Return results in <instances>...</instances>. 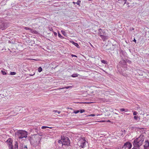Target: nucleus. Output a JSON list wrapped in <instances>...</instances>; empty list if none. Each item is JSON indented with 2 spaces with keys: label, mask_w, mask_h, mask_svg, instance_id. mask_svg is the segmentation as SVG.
Here are the masks:
<instances>
[{
  "label": "nucleus",
  "mask_w": 149,
  "mask_h": 149,
  "mask_svg": "<svg viewBox=\"0 0 149 149\" xmlns=\"http://www.w3.org/2000/svg\"><path fill=\"white\" fill-rule=\"evenodd\" d=\"M144 139V136L143 134H141L139 137L135 139L133 143L134 149H139L140 146L142 145Z\"/></svg>",
  "instance_id": "1"
},
{
  "label": "nucleus",
  "mask_w": 149,
  "mask_h": 149,
  "mask_svg": "<svg viewBox=\"0 0 149 149\" xmlns=\"http://www.w3.org/2000/svg\"><path fill=\"white\" fill-rule=\"evenodd\" d=\"M144 139V136L143 134H141L139 137L135 139L133 143L134 149H139L140 146L142 145Z\"/></svg>",
  "instance_id": "2"
},
{
  "label": "nucleus",
  "mask_w": 149,
  "mask_h": 149,
  "mask_svg": "<svg viewBox=\"0 0 149 149\" xmlns=\"http://www.w3.org/2000/svg\"><path fill=\"white\" fill-rule=\"evenodd\" d=\"M15 134L18 138L22 139L24 138L27 137L28 134L27 132L26 131L19 130L15 133Z\"/></svg>",
  "instance_id": "3"
},
{
  "label": "nucleus",
  "mask_w": 149,
  "mask_h": 149,
  "mask_svg": "<svg viewBox=\"0 0 149 149\" xmlns=\"http://www.w3.org/2000/svg\"><path fill=\"white\" fill-rule=\"evenodd\" d=\"M99 33L100 36L103 41H105L108 38V36L107 35L105 32L101 29H99Z\"/></svg>",
  "instance_id": "4"
},
{
  "label": "nucleus",
  "mask_w": 149,
  "mask_h": 149,
  "mask_svg": "<svg viewBox=\"0 0 149 149\" xmlns=\"http://www.w3.org/2000/svg\"><path fill=\"white\" fill-rule=\"evenodd\" d=\"M119 67L120 68H119L118 67V66H117L118 67V70L120 71V68H121V70H122L123 69L121 68L120 67H121L123 69V70H126L127 68V65L126 64V62L124 60H121L120 62H119Z\"/></svg>",
  "instance_id": "5"
},
{
  "label": "nucleus",
  "mask_w": 149,
  "mask_h": 149,
  "mask_svg": "<svg viewBox=\"0 0 149 149\" xmlns=\"http://www.w3.org/2000/svg\"><path fill=\"white\" fill-rule=\"evenodd\" d=\"M78 144L79 146L82 148H84L86 146L87 142L85 138H81L78 141Z\"/></svg>",
  "instance_id": "6"
},
{
  "label": "nucleus",
  "mask_w": 149,
  "mask_h": 149,
  "mask_svg": "<svg viewBox=\"0 0 149 149\" xmlns=\"http://www.w3.org/2000/svg\"><path fill=\"white\" fill-rule=\"evenodd\" d=\"M132 144L129 142H126L124 144L122 147V149H129L131 148Z\"/></svg>",
  "instance_id": "7"
},
{
  "label": "nucleus",
  "mask_w": 149,
  "mask_h": 149,
  "mask_svg": "<svg viewBox=\"0 0 149 149\" xmlns=\"http://www.w3.org/2000/svg\"><path fill=\"white\" fill-rule=\"evenodd\" d=\"M70 141L68 137H66V149H71L72 146L70 145Z\"/></svg>",
  "instance_id": "8"
},
{
  "label": "nucleus",
  "mask_w": 149,
  "mask_h": 149,
  "mask_svg": "<svg viewBox=\"0 0 149 149\" xmlns=\"http://www.w3.org/2000/svg\"><path fill=\"white\" fill-rule=\"evenodd\" d=\"M13 141L12 139L11 138H8L6 141V142L7 143L9 149H13Z\"/></svg>",
  "instance_id": "9"
},
{
  "label": "nucleus",
  "mask_w": 149,
  "mask_h": 149,
  "mask_svg": "<svg viewBox=\"0 0 149 149\" xmlns=\"http://www.w3.org/2000/svg\"><path fill=\"white\" fill-rule=\"evenodd\" d=\"M58 143L61 144H62V146L65 145V140L64 136H61V139L58 141Z\"/></svg>",
  "instance_id": "10"
},
{
  "label": "nucleus",
  "mask_w": 149,
  "mask_h": 149,
  "mask_svg": "<svg viewBox=\"0 0 149 149\" xmlns=\"http://www.w3.org/2000/svg\"><path fill=\"white\" fill-rule=\"evenodd\" d=\"M144 146L145 149H149V141H145Z\"/></svg>",
  "instance_id": "11"
},
{
  "label": "nucleus",
  "mask_w": 149,
  "mask_h": 149,
  "mask_svg": "<svg viewBox=\"0 0 149 149\" xmlns=\"http://www.w3.org/2000/svg\"><path fill=\"white\" fill-rule=\"evenodd\" d=\"M6 28L7 27L5 24L0 22V29L3 30Z\"/></svg>",
  "instance_id": "12"
},
{
  "label": "nucleus",
  "mask_w": 149,
  "mask_h": 149,
  "mask_svg": "<svg viewBox=\"0 0 149 149\" xmlns=\"http://www.w3.org/2000/svg\"><path fill=\"white\" fill-rule=\"evenodd\" d=\"M18 142L17 141L15 142L14 144V149H18Z\"/></svg>",
  "instance_id": "13"
},
{
  "label": "nucleus",
  "mask_w": 149,
  "mask_h": 149,
  "mask_svg": "<svg viewBox=\"0 0 149 149\" xmlns=\"http://www.w3.org/2000/svg\"><path fill=\"white\" fill-rule=\"evenodd\" d=\"M36 139L37 140L36 143V145L39 144L40 143V139L39 137H37L36 138Z\"/></svg>",
  "instance_id": "14"
},
{
  "label": "nucleus",
  "mask_w": 149,
  "mask_h": 149,
  "mask_svg": "<svg viewBox=\"0 0 149 149\" xmlns=\"http://www.w3.org/2000/svg\"><path fill=\"white\" fill-rule=\"evenodd\" d=\"M71 42L75 46L77 47V48H79V46L77 43L74 42L72 41H71Z\"/></svg>",
  "instance_id": "15"
},
{
  "label": "nucleus",
  "mask_w": 149,
  "mask_h": 149,
  "mask_svg": "<svg viewBox=\"0 0 149 149\" xmlns=\"http://www.w3.org/2000/svg\"><path fill=\"white\" fill-rule=\"evenodd\" d=\"M134 118L135 120L137 121H139L140 120V118L138 116H134Z\"/></svg>",
  "instance_id": "16"
},
{
  "label": "nucleus",
  "mask_w": 149,
  "mask_h": 149,
  "mask_svg": "<svg viewBox=\"0 0 149 149\" xmlns=\"http://www.w3.org/2000/svg\"><path fill=\"white\" fill-rule=\"evenodd\" d=\"M79 75L77 73L73 74L71 75V77H77Z\"/></svg>",
  "instance_id": "17"
},
{
  "label": "nucleus",
  "mask_w": 149,
  "mask_h": 149,
  "mask_svg": "<svg viewBox=\"0 0 149 149\" xmlns=\"http://www.w3.org/2000/svg\"><path fill=\"white\" fill-rule=\"evenodd\" d=\"M1 72L3 75H6L7 74L6 72L4 70H1Z\"/></svg>",
  "instance_id": "18"
},
{
  "label": "nucleus",
  "mask_w": 149,
  "mask_h": 149,
  "mask_svg": "<svg viewBox=\"0 0 149 149\" xmlns=\"http://www.w3.org/2000/svg\"><path fill=\"white\" fill-rule=\"evenodd\" d=\"M24 29H25V30H29L31 31H32L33 30L32 29L30 28L27 27H24Z\"/></svg>",
  "instance_id": "19"
},
{
  "label": "nucleus",
  "mask_w": 149,
  "mask_h": 149,
  "mask_svg": "<svg viewBox=\"0 0 149 149\" xmlns=\"http://www.w3.org/2000/svg\"><path fill=\"white\" fill-rule=\"evenodd\" d=\"M120 111H125V112L127 111L128 110L127 109H125L123 108H121L120 109Z\"/></svg>",
  "instance_id": "20"
},
{
  "label": "nucleus",
  "mask_w": 149,
  "mask_h": 149,
  "mask_svg": "<svg viewBox=\"0 0 149 149\" xmlns=\"http://www.w3.org/2000/svg\"><path fill=\"white\" fill-rule=\"evenodd\" d=\"M42 70V69L41 67H40L38 68V71L39 72H41Z\"/></svg>",
  "instance_id": "21"
},
{
  "label": "nucleus",
  "mask_w": 149,
  "mask_h": 149,
  "mask_svg": "<svg viewBox=\"0 0 149 149\" xmlns=\"http://www.w3.org/2000/svg\"><path fill=\"white\" fill-rule=\"evenodd\" d=\"M16 74V73L15 72H10V75H15Z\"/></svg>",
  "instance_id": "22"
},
{
  "label": "nucleus",
  "mask_w": 149,
  "mask_h": 149,
  "mask_svg": "<svg viewBox=\"0 0 149 149\" xmlns=\"http://www.w3.org/2000/svg\"><path fill=\"white\" fill-rule=\"evenodd\" d=\"M52 128V127H48L47 126H43L42 127H41V128L42 129H45V128Z\"/></svg>",
  "instance_id": "23"
},
{
  "label": "nucleus",
  "mask_w": 149,
  "mask_h": 149,
  "mask_svg": "<svg viewBox=\"0 0 149 149\" xmlns=\"http://www.w3.org/2000/svg\"><path fill=\"white\" fill-rule=\"evenodd\" d=\"M53 112L55 113H57L58 114L60 113V111H58L57 110H54L53 111Z\"/></svg>",
  "instance_id": "24"
},
{
  "label": "nucleus",
  "mask_w": 149,
  "mask_h": 149,
  "mask_svg": "<svg viewBox=\"0 0 149 149\" xmlns=\"http://www.w3.org/2000/svg\"><path fill=\"white\" fill-rule=\"evenodd\" d=\"M81 2V1H78L77 2H76V4H77L78 5H79V6H80V3Z\"/></svg>",
  "instance_id": "25"
},
{
  "label": "nucleus",
  "mask_w": 149,
  "mask_h": 149,
  "mask_svg": "<svg viewBox=\"0 0 149 149\" xmlns=\"http://www.w3.org/2000/svg\"><path fill=\"white\" fill-rule=\"evenodd\" d=\"M72 86H66V89H71L72 88Z\"/></svg>",
  "instance_id": "26"
},
{
  "label": "nucleus",
  "mask_w": 149,
  "mask_h": 149,
  "mask_svg": "<svg viewBox=\"0 0 149 149\" xmlns=\"http://www.w3.org/2000/svg\"><path fill=\"white\" fill-rule=\"evenodd\" d=\"M85 111V110L84 109L83 110H79V112H80L81 113H83Z\"/></svg>",
  "instance_id": "27"
},
{
  "label": "nucleus",
  "mask_w": 149,
  "mask_h": 149,
  "mask_svg": "<svg viewBox=\"0 0 149 149\" xmlns=\"http://www.w3.org/2000/svg\"><path fill=\"white\" fill-rule=\"evenodd\" d=\"M79 112V110H77L75 111H74L73 113L75 114H77Z\"/></svg>",
  "instance_id": "28"
},
{
  "label": "nucleus",
  "mask_w": 149,
  "mask_h": 149,
  "mask_svg": "<svg viewBox=\"0 0 149 149\" xmlns=\"http://www.w3.org/2000/svg\"><path fill=\"white\" fill-rule=\"evenodd\" d=\"M58 36L59 37L61 38H63V37L61 36V35L59 33H58Z\"/></svg>",
  "instance_id": "29"
},
{
  "label": "nucleus",
  "mask_w": 149,
  "mask_h": 149,
  "mask_svg": "<svg viewBox=\"0 0 149 149\" xmlns=\"http://www.w3.org/2000/svg\"><path fill=\"white\" fill-rule=\"evenodd\" d=\"M101 62H102V63H104L105 64L106 63V62L104 60H102V61Z\"/></svg>",
  "instance_id": "30"
},
{
  "label": "nucleus",
  "mask_w": 149,
  "mask_h": 149,
  "mask_svg": "<svg viewBox=\"0 0 149 149\" xmlns=\"http://www.w3.org/2000/svg\"><path fill=\"white\" fill-rule=\"evenodd\" d=\"M137 114V112L136 111H134L133 112V115L135 116Z\"/></svg>",
  "instance_id": "31"
},
{
  "label": "nucleus",
  "mask_w": 149,
  "mask_h": 149,
  "mask_svg": "<svg viewBox=\"0 0 149 149\" xmlns=\"http://www.w3.org/2000/svg\"><path fill=\"white\" fill-rule=\"evenodd\" d=\"M95 116V115L93 114H91L89 115L88 116Z\"/></svg>",
  "instance_id": "32"
},
{
  "label": "nucleus",
  "mask_w": 149,
  "mask_h": 149,
  "mask_svg": "<svg viewBox=\"0 0 149 149\" xmlns=\"http://www.w3.org/2000/svg\"><path fill=\"white\" fill-rule=\"evenodd\" d=\"M123 1V0H119V2L120 3H122Z\"/></svg>",
  "instance_id": "33"
},
{
  "label": "nucleus",
  "mask_w": 149,
  "mask_h": 149,
  "mask_svg": "<svg viewBox=\"0 0 149 149\" xmlns=\"http://www.w3.org/2000/svg\"><path fill=\"white\" fill-rule=\"evenodd\" d=\"M126 4H127V7H130V5H129V3H126Z\"/></svg>",
  "instance_id": "34"
},
{
  "label": "nucleus",
  "mask_w": 149,
  "mask_h": 149,
  "mask_svg": "<svg viewBox=\"0 0 149 149\" xmlns=\"http://www.w3.org/2000/svg\"><path fill=\"white\" fill-rule=\"evenodd\" d=\"M125 2H124V3L123 4V5H124L125 4H126V3H127L126 2H127V0H123Z\"/></svg>",
  "instance_id": "35"
},
{
  "label": "nucleus",
  "mask_w": 149,
  "mask_h": 149,
  "mask_svg": "<svg viewBox=\"0 0 149 149\" xmlns=\"http://www.w3.org/2000/svg\"><path fill=\"white\" fill-rule=\"evenodd\" d=\"M71 56L72 57H77V56L75 55H73V54H72L71 55Z\"/></svg>",
  "instance_id": "36"
},
{
  "label": "nucleus",
  "mask_w": 149,
  "mask_h": 149,
  "mask_svg": "<svg viewBox=\"0 0 149 149\" xmlns=\"http://www.w3.org/2000/svg\"><path fill=\"white\" fill-rule=\"evenodd\" d=\"M61 32H62V33L64 35V36H65V31H61Z\"/></svg>",
  "instance_id": "37"
},
{
  "label": "nucleus",
  "mask_w": 149,
  "mask_h": 149,
  "mask_svg": "<svg viewBox=\"0 0 149 149\" xmlns=\"http://www.w3.org/2000/svg\"><path fill=\"white\" fill-rule=\"evenodd\" d=\"M23 148H26V149H27L26 146H24Z\"/></svg>",
  "instance_id": "38"
},
{
  "label": "nucleus",
  "mask_w": 149,
  "mask_h": 149,
  "mask_svg": "<svg viewBox=\"0 0 149 149\" xmlns=\"http://www.w3.org/2000/svg\"><path fill=\"white\" fill-rule=\"evenodd\" d=\"M134 4H136V3H132V4L133 5L132 6H134Z\"/></svg>",
  "instance_id": "39"
},
{
  "label": "nucleus",
  "mask_w": 149,
  "mask_h": 149,
  "mask_svg": "<svg viewBox=\"0 0 149 149\" xmlns=\"http://www.w3.org/2000/svg\"><path fill=\"white\" fill-rule=\"evenodd\" d=\"M133 41H134L135 42H136V40L135 39H134V40H133Z\"/></svg>",
  "instance_id": "40"
},
{
  "label": "nucleus",
  "mask_w": 149,
  "mask_h": 149,
  "mask_svg": "<svg viewBox=\"0 0 149 149\" xmlns=\"http://www.w3.org/2000/svg\"><path fill=\"white\" fill-rule=\"evenodd\" d=\"M75 3H76V2H74V1H73V2H72V3H74V4H76Z\"/></svg>",
  "instance_id": "41"
},
{
  "label": "nucleus",
  "mask_w": 149,
  "mask_h": 149,
  "mask_svg": "<svg viewBox=\"0 0 149 149\" xmlns=\"http://www.w3.org/2000/svg\"><path fill=\"white\" fill-rule=\"evenodd\" d=\"M35 74V73H34L33 74H31L30 75V76H32L33 75Z\"/></svg>",
  "instance_id": "42"
},
{
  "label": "nucleus",
  "mask_w": 149,
  "mask_h": 149,
  "mask_svg": "<svg viewBox=\"0 0 149 149\" xmlns=\"http://www.w3.org/2000/svg\"><path fill=\"white\" fill-rule=\"evenodd\" d=\"M22 149H26V148H23Z\"/></svg>",
  "instance_id": "43"
},
{
  "label": "nucleus",
  "mask_w": 149,
  "mask_h": 149,
  "mask_svg": "<svg viewBox=\"0 0 149 149\" xmlns=\"http://www.w3.org/2000/svg\"><path fill=\"white\" fill-rule=\"evenodd\" d=\"M88 0V1H91L92 0Z\"/></svg>",
  "instance_id": "44"
},
{
  "label": "nucleus",
  "mask_w": 149,
  "mask_h": 149,
  "mask_svg": "<svg viewBox=\"0 0 149 149\" xmlns=\"http://www.w3.org/2000/svg\"><path fill=\"white\" fill-rule=\"evenodd\" d=\"M57 34V33H55V34Z\"/></svg>",
  "instance_id": "45"
},
{
  "label": "nucleus",
  "mask_w": 149,
  "mask_h": 149,
  "mask_svg": "<svg viewBox=\"0 0 149 149\" xmlns=\"http://www.w3.org/2000/svg\"><path fill=\"white\" fill-rule=\"evenodd\" d=\"M57 34V33H55V34Z\"/></svg>",
  "instance_id": "46"
}]
</instances>
